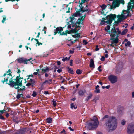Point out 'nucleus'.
Here are the masks:
<instances>
[{
	"mask_svg": "<svg viewBox=\"0 0 134 134\" xmlns=\"http://www.w3.org/2000/svg\"><path fill=\"white\" fill-rule=\"evenodd\" d=\"M117 121L116 118L112 116L105 121L104 126L109 129V131H112L115 130L117 126Z\"/></svg>",
	"mask_w": 134,
	"mask_h": 134,
	"instance_id": "obj_1",
	"label": "nucleus"
},
{
	"mask_svg": "<svg viewBox=\"0 0 134 134\" xmlns=\"http://www.w3.org/2000/svg\"><path fill=\"white\" fill-rule=\"evenodd\" d=\"M116 17V15L115 14H110L109 15H107L106 16V19H108V20L105 21L104 20H102L101 21L102 24L101 23V25H104L105 23H107L109 25H111L112 21L115 20Z\"/></svg>",
	"mask_w": 134,
	"mask_h": 134,
	"instance_id": "obj_2",
	"label": "nucleus"
},
{
	"mask_svg": "<svg viewBox=\"0 0 134 134\" xmlns=\"http://www.w3.org/2000/svg\"><path fill=\"white\" fill-rule=\"evenodd\" d=\"M99 125V121L97 118L92 120L88 123V129L90 130H94L96 129Z\"/></svg>",
	"mask_w": 134,
	"mask_h": 134,
	"instance_id": "obj_3",
	"label": "nucleus"
},
{
	"mask_svg": "<svg viewBox=\"0 0 134 134\" xmlns=\"http://www.w3.org/2000/svg\"><path fill=\"white\" fill-rule=\"evenodd\" d=\"M115 29L116 34L114 33L115 35L111 37L110 40L113 41V43H117L119 42V37L121 33V31L118 27L115 28Z\"/></svg>",
	"mask_w": 134,
	"mask_h": 134,
	"instance_id": "obj_4",
	"label": "nucleus"
},
{
	"mask_svg": "<svg viewBox=\"0 0 134 134\" xmlns=\"http://www.w3.org/2000/svg\"><path fill=\"white\" fill-rule=\"evenodd\" d=\"M15 76H13L12 78H11L9 80V82H15V84L17 85L19 84L20 85L22 84V80L21 79L23 80L24 79L23 78V77H20V74H19L18 76H16V77L15 79L14 78V77Z\"/></svg>",
	"mask_w": 134,
	"mask_h": 134,
	"instance_id": "obj_5",
	"label": "nucleus"
},
{
	"mask_svg": "<svg viewBox=\"0 0 134 134\" xmlns=\"http://www.w3.org/2000/svg\"><path fill=\"white\" fill-rule=\"evenodd\" d=\"M7 84H8L11 87H14V88L17 89V92H20V91H22L23 90H24L25 89L24 88H20L19 87H21L22 86L23 84H21L20 85L19 84L17 85L15 84V82H9V83Z\"/></svg>",
	"mask_w": 134,
	"mask_h": 134,
	"instance_id": "obj_6",
	"label": "nucleus"
},
{
	"mask_svg": "<svg viewBox=\"0 0 134 134\" xmlns=\"http://www.w3.org/2000/svg\"><path fill=\"white\" fill-rule=\"evenodd\" d=\"M118 0H109L110 1H113L112 5H111L110 4H108L107 5L110 6L109 9H112L114 8H115L116 7H118L119 6V3L118 2Z\"/></svg>",
	"mask_w": 134,
	"mask_h": 134,
	"instance_id": "obj_7",
	"label": "nucleus"
},
{
	"mask_svg": "<svg viewBox=\"0 0 134 134\" xmlns=\"http://www.w3.org/2000/svg\"><path fill=\"white\" fill-rule=\"evenodd\" d=\"M122 15L124 16V19H126L127 18L131 16V13L130 12V11L128 10H123L122 11Z\"/></svg>",
	"mask_w": 134,
	"mask_h": 134,
	"instance_id": "obj_8",
	"label": "nucleus"
},
{
	"mask_svg": "<svg viewBox=\"0 0 134 134\" xmlns=\"http://www.w3.org/2000/svg\"><path fill=\"white\" fill-rule=\"evenodd\" d=\"M109 81L112 83H115L117 81L118 78L116 76L113 75H110L108 77Z\"/></svg>",
	"mask_w": 134,
	"mask_h": 134,
	"instance_id": "obj_9",
	"label": "nucleus"
},
{
	"mask_svg": "<svg viewBox=\"0 0 134 134\" xmlns=\"http://www.w3.org/2000/svg\"><path fill=\"white\" fill-rule=\"evenodd\" d=\"M115 26V24H114L113 25V26L111 27L110 31H107V32H108L109 34H110V36L111 37L115 35L114 33L116 32ZM115 33L116 34V33Z\"/></svg>",
	"mask_w": 134,
	"mask_h": 134,
	"instance_id": "obj_10",
	"label": "nucleus"
},
{
	"mask_svg": "<svg viewBox=\"0 0 134 134\" xmlns=\"http://www.w3.org/2000/svg\"><path fill=\"white\" fill-rule=\"evenodd\" d=\"M17 61L18 63H24V64H27V59L26 58H18Z\"/></svg>",
	"mask_w": 134,
	"mask_h": 134,
	"instance_id": "obj_11",
	"label": "nucleus"
},
{
	"mask_svg": "<svg viewBox=\"0 0 134 134\" xmlns=\"http://www.w3.org/2000/svg\"><path fill=\"white\" fill-rule=\"evenodd\" d=\"M63 30V29L62 27H57L54 30V35H55L57 33L60 34V32Z\"/></svg>",
	"mask_w": 134,
	"mask_h": 134,
	"instance_id": "obj_12",
	"label": "nucleus"
},
{
	"mask_svg": "<svg viewBox=\"0 0 134 134\" xmlns=\"http://www.w3.org/2000/svg\"><path fill=\"white\" fill-rule=\"evenodd\" d=\"M127 132L130 134H132L134 132L133 129V126L131 125H129L127 128Z\"/></svg>",
	"mask_w": 134,
	"mask_h": 134,
	"instance_id": "obj_13",
	"label": "nucleus"
},
{
	"mask_svg": "<svg viewBox=\"0 0 134 134\" xmlns=\"http://www.w3.org/2000/svg\"><path fill=\"white\" fill-rule=\"evenodd\" d=\"M100 7L102 8V9L101 12V14L104 16L106 15V14L104 13V10L107 7V6H106L104 4H103L102 5H100Z\"/></svg>",
	"mask_w": 134,
	"mask_h": 134,
	"instance_id": "obj_14",
	"label": "nucleus"
},
{
	"mask_svg": "<svg viewBox=\"0 0 134 134\" xmlns=\"http://www.w3.org/2000/svg\"><path fill=\"white\" fill-rule=\"evenodd\" d=\"M25 131L23 129H20L17 132H15L14 134H25Z\"/></svg>",
	"mask_w": 134,
	"mask_h": 134,
	"instance_id": "obj_15",
	"label": "nucleus"
},
{
	"mask_svg": "<svg viewBox=\"0 0 134 134\" xmlns=\"http://www.w3.org/2000/svg\"><path fill=\"white\" fill-rule=\"evenodd\" d=\"M70 18L71 19L70 21V22H71V24H72V27H74V26H75V23H76V22H74L73 20H74L75 19V18L74 17H70Z\"/></svg>",
	"mask_w": 134,
	"mask_h": 134,
	"instance_id": "obj_16",
	"label": "nucleus"
},
{
	"mask_svg": "<svg viewBox=\"0 0 134 134\" xmlns=\"http://www.w3.org/2000/svg\"><path fill=\"white\" fill-rule=\"evenodd\" d=\"M41 70H42V72L44 73H46L47 72L51 70V69H49V68L47 67H44Z\"/></svg>",
	"mask_w": 134,
	"mask_h": 134,
	"instance_id": "obj_17",
	"label": "nucleus"
},
{
	"mask_svg": "<svg viewBox=\"0 0 134 134\" xmlns=\"http://www.w3.org/2000/svg\"><path fill=\"white\" fill-rule=\"evenodd\" d=\"M92 96V93L91 92L89 94V96L86 98L85 99V101H88L91 98Z\"/></svg>",
	"mask_w": 134,
	"mask_h": 134,
	"instance_id": "obj_18",
	"label": "nucleus"
},
{
	"mask_svg": "<svg viewBox=\"0 0 134 134\" xmlns=\"http://www.w3.org/2000/svg\"><path fill=\"white\" fill-rule=\"evenodd\" d=\"M90 68H94V61L92 59H91L90 60Z\"/></svg>",
	"mask_w": 134,
	"mask_h": 134,
	"instance_id": "obj_19",
	"label": "nucleus"
},
{
	"mask_svg": "<svg viewBox=\"0 0 134 134\" xmlns=\"http://www.w3.org/2000/svg\"><path fill=\"white\" fill-rule=\"evenodd\" d=\"M52 80L51 79L49 80H45V81L43 83V84H44L45 83H46L47 84H51L52 83Z\"/></svg>",
	"mask_w": 134,
	"mask_h": 134,
	"instance_id": "obj_20",
	"label": "nucleus"
},
{
	"mask_svg": "<svg viewBox=\"0 0 134 134\" xmlns=\"http://www.w3.org/2000/svg\"><path fill=\"white\" fill-rule=\"evenodd\" d=\"M86 92V91L85 90H80L78 92V94L80 96H82L84 95Z\"/></svg>",
	"mask_w": 134,
	"mask_h": 134,
	"instance_id": "obj_21",
	"label": "nucleus"
},
{
	"mask_svg": "<svg viewBox=\"0 0 134 134\" xmlns=\"http://www.w3.org/2000/svg\"><path fill=\"white\" fill-rule=\"evenodd\" d=\"M66 68L68 70V72L69 73H70L72 74H74V71L73 70L70 68L69 67L67 66Z\"/></svg>",
	"mask_w": 134,
	"mask_h": 134,
	"instance_id": "obj_22",
	"label": "nucleus"
},
{
	"mask_svg": "<svg viewBox=\"0 0 134 134\" xmlns=\"http://www.w3.org/2000/svg\"><path fill=\"white\" fill-rule=\"evenodd\" d=\"M119 107L120 108V109L118 111V113L120 114H121L123 110L124 109V107H123L119 106Z\"/></svg>",
	"mask_w": 134,
	"mask_h": 134,
	"instance_id": "obj_23",
	"label": "nucleus"
},
{
	"mask_svg": "<svg viewBox=\"0 0 134 134\" xmlns=\"http://www.w3.org/2000/svg\"><path fill=\"white\" fill-rule=\"evenodd\" d=\"M128 31V29H124L121 32V35H124L126 34V33Z\"/></svg>",
	"mask_w": 134,
	"mask_h": 134,
	"instance_id": "obj_24",
	"label": "nucleus"
},
{
	"mask_svg": "<svg viewBox=\"0 0 134 134\" xmlns=\"http://www.w3.org/2000/svg\"><path fill=\"white\" fill-rule=\"evenodd\" d=\"M47 122L49 124H51L52 122V119L51 118H48L46 119Z\"/></svg>",
	"mask_w": 134,
	"mask_h": 134,
	"instance_id": "obj_25",
	"label": "nucleus"
},
{
	"mask_svg": "<svg viewBox=\"0 0 134 134\" xmlns=\"http://www.w3.org/2000/svg\"><path fill=\"white\" fill-rule=\"evenodd\" d=\"M131 4V3L130 2L128 3V5L127 6V10H131L132 7Z\"/></svg>",
	"mask_w": 134,
	"mask_h": 134,
	"instance_id": "obj_26",
	"label": "nucleus"
},
{
	"mask_svg": "<svg viewBox=\"0 0 134 134\" xmlns=\"http://www.w3.org/2000/svg\"><path fill=\"white\" fill-rule=\"evenodd\" d=\"M78 31V30L75 29H72L71 30H70V33H77Z\"/></svg>",
	"mask_w": 134,
	"mask_h": 134,
	"instance_id": "obj_27",
	"label": "nucleus"
},
{
	"mask_svg": "<svg viewBox=\"0 0 134 134\" xmlns=\"http://www.w3.org/2000/svg\"><path fill=\"white\" fill-rule=\"evenodd\" d=\"M71 108L72 109H76L77 107L74 104L72 103L71 104Z\"/></svg>",
	"mask_w": 134,
	"mask_h": 134,
	"instance_id": "obj_28",
	"label": "nucleus"
},
{
	"mask_svg": "<svg viewBox=\"0 0 134 134\" xmlns=\"http://www.w3.org/2000/svg\"><path fill=\"white\" fill-rule=\"evenodd\" d=\"M81 19H80V18H79L77 21L76 22V23H75V25H76V24H78V25H79L81 22Z\"/></svg>",
	"mask_w": 134,
	"mask_h": 134,
	"instance_id": "obj_29",
	"label": "nucleus"
},
{
	"mask_svg": "<svg viewBox=\"0 0 134 134\" xmlns=\"http://www.w3.org/2000/svg\"><path fill=\"white\" fill-rule=\"evenodd\" d=\"M123 18L124 19V16L122 15L120 16L118 18V20L120 22H121L122 20H123Z\"/></svg>",
	"mask_w": 134,
	"mask_h": 134,
	"instance_id": "obj_30",
	"label": "nucleus"
},
{
	"mask_svg": "<svg viewBox=\"0 0 134 134\" xmlns=\"http://www.w3.org/2000/svg\"><path fill=\"white\" fill-rule=\"evenodd\" d=\"M81 62V60L80 58H78L76 60V64H79Z\"/></svg>",
	"mask_w": 134,
	"mask_h": 134,
	"instance_id": "obj_31",
	"label": "nucleus"
},
{
	"mask_svg": "<svg viewBox=\"0 0 134 134\" xmlns=\"http://www.w3.org/2000/svg\"><path fill=\"white\" fill-rule=\"evenodd\" d=\"M82 73V71L79 69H77L76 71V73L77 74H80Z\"/></svg>",
	"mask_w": 134,
	"mask_h": 134,
	"instance_id": "obj_32",
	"label": "nucleus"
},
{
	"mask_svg": "<svg viewBox=\"0 0 134 134\" xmlns=\"http://www.w3.org/2000/svg\"><path fill=\"white\" fill-rule=\"evenodd\" d=\"M4 80H2L1 82H2V83H4L5 82H6V84H7V83H8L7 82L8 81V79H5V78H4Z\"/></svg>",
	"mask_w": 134,
	"mask_h": 134,
	"instance_id": "obj_33",
	"label": "nucleus"
},
{
	"mask_svg": "<svg viewBox=\"0 0 134 134\" xmlns=\"http://www.w3.org/2000/svg\"><path fill=\"white\" fill-rule=\"evenodd\" d=\"M124 0H118L117 1H118V2L119 3V5L120 3H121L122 4H124L125 3V2L124 1Z\"/></svg>",
	"mask_w": 134,
	"mask_h": 134,
	"instance_id": "obj_34",
	"label": "nucleus"
},
{
	"mask_svg": "<svg viewBox=\"0 0 134 134\" xmlns=\"http://www.w3.org/2000/svg\"><path fill=\"white\" fill-rule=\"evenodd\" d=\"M90 0H81V4H83L86 3V2H88Z\"/></svg>",
	"mask_w": 134,
	"mask_h": 134,
	"instance_id": "obj_35",
	"label": "nucleus"
},
{
	"mask_svg": "<svg viewBox=\"0 0 134 134\" xmlns=\"http://www.w3.org/2000/svg\"><path fill=\"white\" fill-rule=\"evenodd\" d=\"M53 105L54 107H55L56 106V100L55 99H54L52 101Z\"/></svg>",
	"mask_w": 134,
	"mask_h": 134,
	"instance_id": "obj_36",
	"label": "nucleus"
},
{
	"mask_svg": "<svg viewBox=\"0 0 134 134\" xmlns=\"http://www.w3.org/2000/svg\"><path fill=\"white\" fill-rule=\"evenodd\" d=\"M110 26L109 25H107L106 27V28H105V30L106 31L107 30L108 31H110Z\"/></svg>",
	"mask_w": 134,
	"mask_h": 134,
	"instance_id": "obj_37",
	"label": "nucleus"
},
{
	"mask_svg": "<svg viewBox=\"0 0 134 134\" xmlns=\"http://www.w3.org/2000/svg\"><path fill=\"white\" fill-rule=\"evenodd\" d=\"M3 17H4L3 18V19L2 21V23H4V22L6 20V16L5 15H3Z\"/></svg>",
	"mask_w": 134,
	"mask_h": 134,
	"instance_id": "obj_38",
	"label": "nucleus"
},
{
	"mask_svg": "<svg viewBox=\"0 0 134 134\" xmlns=\"http://www.w3.org/2000/svg\"><path fill=\"white\" fill-rule=\"evenodd\" d=\"M131 44V43L130 41H128L127 42V43L125 44V46L126 47H127L128 46H129Z\"/></svg>",
	"mask_w": 134,
	"mask_h": 134,
	"instance_id": "obj_39",
	"label": "nucleus"
},
{
	"mask_svg": "<svg viewBox=\"0 0 134 134\" xmlns=\"http://www.w3.org/2000/svg\"><path fill=\"white\" fill-rule=\"evenodd\" d=\"M29 79L30 80L28 81L29 82L31 83H32L34 82H35V80L34 79H32L31 78L30 79Z\"/></svg>",
	"mask_w": 134,
	"mask_h": 134,
	"instance_id": "obj_40",
	"label": "nucleus"
},
{
	"mask_svg": "<svg viewBox=\"0 0 134 134\" xmlns=\"http://www.w3.org/2000/svg\"><path fill=\"white\" fill-rule=\"evenodd\" d=\"M37 94V93L36 92L34 91L33 92V93L32 94V95L33 97H35L36 96Z\"/></svg>",
	"mask_w": 134,
	"mask_h": 134,
	"instance_id": "obj_41",
	"label": "nucleus"
},
{
	"mask_svg": "<svg viewBox=\"0 0 134 134\" xmlns=\"http://www.w3.org/2000/svg\"><path fill=\"white\" fill-rule=\"evenodd\" d=\"M120 22L118 20L117 21H115L114 24H115L116 26H117Z\"/></svg>",
	"mask_w": 134,
	"mask_h": 134,
	"instance_id": "obj_42",
	"label": "nucleus"
},
{
	"mask_svg": "<svg viewBox=\"0 0 134 134\" xmlns=\"http://www.w3.org/2000/svg\"><path fill=\"white\" fill-rule=\"evenodd\" d=\"M60 79L61 80H63L61 81V82L62 83H63L65 81V79L63 78V77L61 76H60Z\"/></svg>",
	"mask_w": 134,
	"mask_h": 134,
	"instance_id": "obj_43",
	"label": "nucleus"
},
{
	"mask_svg": "<svg viewBox=\"0 0 134 134\" xmlns=\"http://www.w3.org/2000/svg\"><path fill=\"white\" fill-rule=\"evenodd\" d=\"M26 77H28L26 79L27 80H28L30 79V77H34V75H33L31 74V75H27L26 76Z\"/></svg>",
	"mask_w": 134,
	"mask_h": 134,
	"instance_id": "obj_44",
	"label": "nucleus"
},
{
	"mask_svg": "<svg viewBox=\"0 0 134 134\" xmlns=\"http://www.w3.org/2000/svg\"><path fill=\"white\" fill-rule=\"evenodd\" d=\"M109 117V116L108 115H105L102 119V120H103L104 119L106 118H108Z\"/></svg>",
	"mask_w": 134,
	"mask_h": 134,
	"instance_id": "obj_45",
	"label": "nucleus"
},
{
	"mask_svg": "<svg viewBox=\"0 0 134 134\" xmlns=\"http://www.w3.org/2000/svg\"><path fill=\"white\" fill-rule=\"evenodd\" d=\"M63 61L64 62L66 60H68V57H63L62 59Z\"/></svg>",
	"mask_w": 134,
	"mask_h": 134,
	"instance_id": "obj_46",
	"label": "nucleus"
},
{
	"mask_svg": "<svg viewBox=\"0 0 134 134\" xmlns=\"http://www.w3.org/2000/svg\"><path fill=\"white\" fill-rule=\"evenodd\" d=\"M60 35H67V34H66V33L64 32L63 31L62 32H60Z\"/></svg>",
	"mask_w": 134,
	"mask_h": 134,
	"instance_id": "obj_47",
	"label": "nucleus"
},
{
	"mask_svg": "<svg viewBox=\"0 0 134 134\" xmlns=\"http://www.w3.org/2000/svg\"><path fill=\"white\" fill-rule=\"evenodd\" d=\"M81 12H87V13H88L89 12V11H88V9H82L81 10Z\"/></svg>",
	"mask_w": 134,
	"mask_h": 134,
	"instance_id": "obj_48",
	"label": "nucleus"
},
{
	"mask_svg": "<svg viewBox=\"0 0 134 134\" xmlns=\"http://www.w3.org/2000/svg\"><path fill=\"white\" fill-rule=\"evenodd\" d=\"M74 48H72L73 51L70 50H69V53L71 54H72L74 52Z\"/></svg>",
	"mask_w": 134,
	"mask_h": 134,
	"instance_id": "obj_49",
	"label": "nucleus"
},
{
	"mask_svg": "<svg viewBox=\"0 0 134 134\" xmlns=\"http://www.w3.org/2000/svg\"><path fill=\"white\" fill-rule=\"evenodd\" d=\"M82 42L85 45L87 44L88 43V42L86 40H84Z\"/></svg>",
	"mask_w": 134,
	"mask_h": 134,
	"instance_id": "obj_50",
	"label": "nucleus"
},
{
	"mask_svg": "<svg viewBox=\"0 0 134 134\" xmlns=\"http://www.w3.org/2000/svg\"><path fill=\"white\" fill-rule=\"evenodd\" d=\"M72 63H73V60L72 59H71L70 60V61L69 62V65L70 66H72Z\"/></svg>",
	"mask_w": 134,
	"mask_h": 134,
	"instance_id": "obj_51",
	"label": "nucleus"
},
{
	"mask_svg": "<svg viewBox=\"0 0 134 134\" xmlns=\"http://www.w3.org/2000/svg\"><path fill=\"white\" fill-rule=\"evenodd\" d=\"M102 68V66L101 65L99 66V67L98 68V70L100 72L102 71V70L101 69H100V68Z\"/></svg>",
	"mask_w": 134,
	"mask_h": 134,
	"instance_id": "obj_52",
	"label": "nucleus"
},
{
	"mask_svg": "<svg viewBox=\"0 0 134 134\" xmlns=\"http://www.w3.org/2000/svg\"><path fill=\"white\" fill-rule=\"evenodd\" d=\"M76 13L77 14L78 16H80L81 15V14L80 13V12L79 10L76 11Z\"/></svg>",
	"mask_w": 134,
	"mask_h": 134,
	"instance_id": "obj_53",
	"label": "nucleus"
},
{
	"mask_svg": "<svg viewBox=\"0 0 134 134\" xmlns=\"http://www.w3.org/2000/svg\"><path fill=\"white\" fill-rule=\"evenodd\" d=\"M94 92L97 93H99L100 92V90L99 89H97L94 91Z\"/></svg>",
	"mask_w": 134,
	"mask_h": 134,
	"instance_id": "obj_54",
	"label": "nucleus"
},
{
	"mask_svg": "<svg viewBox=\"0 0 134 134\" xmlns=\"http://www.w3.org/2000/svg\"><path fill=\"white\" fill-rule=\"evenodd\" d=\"M98 45H97L96 46V48L95 49V50L96 51H97L99 50V48H98Z\"/></svg>",
	"mask_w": 134,
	"mask_h": 134,
	"instance_id": "obj_55",
	"label": "nucleus"
},
{
	"mask_svg": "<svg viewBox=\"0 0 134 134\" xmlns=\"http://www.w3.org/2000/svg\"><path fill=\"white\" fill-rule=\"evenodd\" d=\"M21 97L20 94H18L16 96V98L18 99H19Z\"/></svg>",
	"mask_w": 134,
	"mask_h": 134,
	"instance_id": "obj_56",
	"label": "nucleus"
},
{
	"mask_svg": "<svg viewBox=\"0 0 134 134\" xmlns=\"http://www.w3.org/2000/svg\"><path fill=\"white\" fill-rule=\"evenodd\" d=\"M125 121L124 120H122L121 124L122 125H124L125 124Z\"/></svg>",
	"mask_w": 134,
	"mask_h": 134,
	"instance_id": "obj_57",
	"label": "nucleus"
},
{
	"mask_svg": "<svg viewBox=\"0 0 134 134\" xmlns=\"http://www.w3.org/2000/svg\"><path fill=\"white\" fill-rule=\"evenodd\" d=\"M0 119L4 120V118L1 114H0Z\"/></svg>",
	"mask_w": 134,
	"mask_h": 134,
	"instance_id": "obj_58",
	"label": "nucleus"
},
{
	"mask_svg": "<svg viewBox=\"0 0 134 134\" xmlns=\"http://www.w3.org/2000/svg\"><path fill=\"white\" fill-rule=\"evenodd\" d=\"M105 57L104 56H102L100 59L101 61H104L105 60Z\"/></svg>",
	"mask_w": 134,
	"mask_h": 134,
	"instance_id": "obj_59",
	"label": "nucleus"
},
{
	"mask_svg": "<svg viewBox=\"0 0 134 134\" xmlns=\"http://www.w3.org/2000/svg\"><path fill=\"white\" fill-rule=\"evenodd\" d=\"M65 33L67 34H70V31H69V30H66L65 31Z\"/></svg>",
	"mask_w": 134,
	"mask_h": 134,
	"instance_id": "obj_60",
	"label": "nucleus"
},
{
	"mask_svg": "<svg viewBox=\"0 0 134 134\" xmlns=\"http://www.w3.org/2000/svg\"><path fill=\"white\" fill-rule=\"evenodd\" d=\"M31 83H30V82H28V83H27L26 85V86H31Z\"/></svg>",
	"mask_w": 134,
	"mask_h": 134,
	"instance_id": "obj_61",
	"label": "nucleus"
},
{
	"mask_svg": "<svg viewBox=\"0 0 134 134\" xmlns=\"http://www.w3.org/2000/svg\"><path fill=\"white\" fill-rule=\"evenodd\" d=\"M76 37H80V35L79 33H77L76 34Z\"/></svg>",
	"mask_w": 134,
	"mask_h": 134,
	"instance_id": "obj_62",
	"label": "nucleus"
},
{
	"mask_svg": "<svg viewBox=\"0 0 134 134\" xmlns=\"http://www.w3.org/2000/svg\"><path fill=\"white\" fill-rule=\"evenodd\" d=\"M77 16H78L77 15V14L76 13H74L73 14H72V16H73L72 17H77Z\"/></svg>",
	"mask_w": 134,
	"mask_h": 134,
	"instance_id": "obj_63",
	"label": "nucleus"
},
{
	"mask_svg": "<svg viewBox=\"0 0 134 134\" xmlns=\"http://www.w3.org/2000/svg\"><path fill=\"white\" fill-rule=\"evenodd\" d=\"M98 99L97 98V97H95L94 99L92 100V101H94L95 102H96V100H98Z\"/></svg>",
	"mask_w": 134,
	"mask_h": 134,
	"instance_id": "obj_64",
	"label": "nucleus"
}]
</instances>
